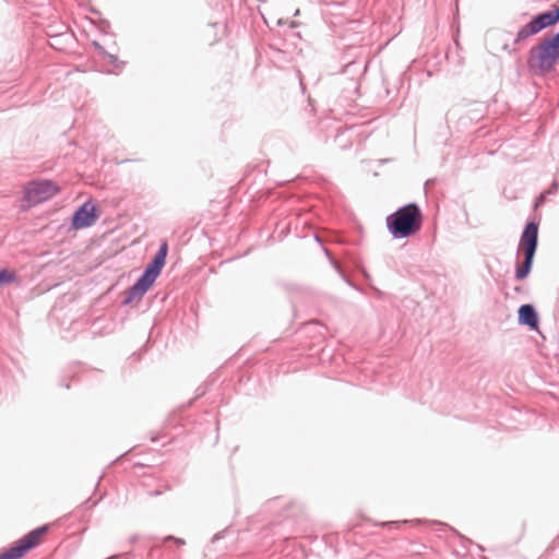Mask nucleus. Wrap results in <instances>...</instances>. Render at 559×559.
<instances>
[{
	"instance_id": "1",
	"label": "nucleus",
	"mask_w": 559,
	"mask_h": 559,
	"mask_svg": "<svg viewBox=\"0 0 559 559\" xmlns=\"http://www.w3.org/2000/svg\"><path fill=\"white\" fill-rule=\"evenodd\" d=\"M423 215L415 204H408L386 218V225L394 237H409L420 230Z\"/></svg>"
},
{
	"instance_id": "2",
	"label": "nucleus",
	"mask_w": 559,
	"mask_h": 559,
	"mask_svg": "<svg viewBox=\"0 0 559 559\" xmlns=\"http://www.w3.org/2000/svg\"><path fill=\"white\" fill-rule=\"evenodd\" d=\"M559 60V33L544 39L530 50L527 64L539 73L551 71Z\"/></svg>"
},
{
	"instance_id": "3",
	"label": "nucleus",
	"mask_w": 559,
	"mask_h": 559,
	"mask_svg": "<svg viewBox=\"0 0 559 559\" xmlns=\"http://www.w3.org/2000/svg\"><path fill=\"white\" fill-rule=\"evenodd\" d=\"M538 225L534 222L528 223L521 236L520 247L524 251V262L518 266L515 277L524 280L531 272L534 254L537 247Z\"/></svg>"
},
{
	"instance_id": "4",
	"label": "nucleus",
	"mask_w": 559,
	"mask_h": 559,
	"mask_svg": "<svg viewBox=\"0 0 559 559\" xmlns=\"http://www.w3.org/2000/svg\"><path fill=\"white\" fill-rule=\"evenodd\" d=\"M47 532V525L33 530L27 535L16 540L10 548L2 551L0 559H22L29 550L43 542Z\"/></svg>"
},
{
	"instance_id": "5",
	"label": "nucleus",
	"mask_w": 559,
	"mask_h": 559,
	"mask_svg": "<svg viewBox=\"0 0 559 559\" xmlns=\"http://www.w3.org/2000/svg\"><path fill=\"white\" fill-rule=\"evenodd\" d=\"M23 191L27 206H34L57 195L60 187L51 180H34L26 183Z\"/></svg>"
},
{
	"instance_id": "6",
	"label": "nucleus",
	"mask_w": 559,
	"mask_h": 559,
	"mask_svg": "<svg viewBox=\"0 0 559 559\" xmlns=\"http://www.w3.org/2000/svg\"><path fill=\"white\" fill-rule=\"evenodd\" d=\"M167 250V242H163L158 252L155 254L153 261L146 266L142 276L134 284L132 289L135 294L143 295L156 281L165 264Z\"/></svg>"
},
{
	"instance_id": "7",
	"label": "nucleus",
	"mask_w": 559,
	"mask_h": 559,
	"mask_svg": "<svg viewBox=\"0 0 559 559\" xmlns=\"http://www.w3.org/2000/svg\"><path fill=\"white\" fill-rule=\"evenodd\" d=\"M559 22V7L552 11L544 12L535 16L530 23L524 25L516 34L515 41H521L533 36L544 28L552 26Z\"/></svg>"
},
{
	"instance_id": "8",
	"label": "nucleus",
	"mask_w": 559,
	"mask_h": 559,
	"mask_svg": "<svg viewBox=\"0 0 559 559\" xmlns=\"http://www.w3.org/2000/svg\"><path fill=\"white\" fill-rule=\"evenodd\" d=\"M97 219L95 206L91 203H84L73 215L72 226L75 229L90 227Z\"/></svg>"
},
{
	"instance_id": "9",
	"label": "nucleus",
	"mask_w": 559,
	"mask_h": 559,
	"mask_svg": "<svg viewBox=\"0 0 559 559\" xmlns=\"http://www.w3.org/2000/svg\"><path fill=\"white\" fill-rule=\"evenodd\" d=\"M519 321L521 324L528 325L531 329L536 330L538 326V319L535 309L531 305H523L519 309Z\"/></svg>"
},
{
	"instance_id": "10",
	"label": "nucleus",
	"mask_w": 559,
	"mask_h": 559,
	"mask_svg": "<svg viewBox=\"0 0 559 559\" xmlns=\"http://www.w3.org/2000/svg\"><path fill=\"white\" fill-rule=\"evenodd\" d=\"M15 281V273L9 270H0V287Z\"/></svg>"
},
{
	"instance_id": "11",
	"label": "nucleus",
	"mask_w": 559,
	"mask_h": 559,
	"mask_svg": "<svg viewBox=\"0 0 559 559\" xmlns=\"http://www.w3.org/2000/svg\"><path fill=\"white\" fill-rule=\"evenodd\" d=\"M176 543H177L178 545H183V544H185V542H183L182 539H176Z\"/></svg>"
}]
</instances>
